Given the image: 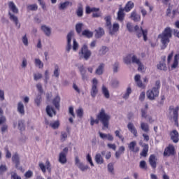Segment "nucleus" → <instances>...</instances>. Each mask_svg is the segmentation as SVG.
<instances>
[{
  "mask_svg": "<svg viewBox=\"0 0 179 179\" xmlns=\"http://www.w3.org/2000/svg\"><path fill=\"white\" fill-rule=\"evenodd\" d=\"M111 117L110 115L106 113V110L104 108H101L99 113L96 115V119L94 120L93 117H91L90 124L92 127L95 124H99V122H101L103 125V128L108 129V125H110V120Z\"/></svg>",
  "mask_w": 179,
  "mask_h": 179,
  "instance_id": "obj_1",
  "label": "nucleus"
},
{
  "mask_svg": "<svg viewBox=\"0 0 179 179\" xmlns=\"http://www.w3.org/2000/svg\"><path fill=\"white\" fill-rule=\"evenodd\" d=\"M171 37H173V29L169 27H166L162 34H159L158 38L161 39V43L162 44L161 50L167 48V45H169Z\"/></svg>",
  "mask_w": 179,
  "mask_h": 179,
  "instance_id": "obj_2",
  "label": "nucleus"
},
{
  "mask_svg": "<svg viewBox=\"0 0 179 179\" xmlns=\"http://www.w3.org/2000/svg\"><path fill=\"white\" fill-rule=\"evenodd\" d=\"M160 86V80H158L155 82V86L147 91V97L149 100H155L156 97H159Z\"/></svg>",
  "mask_w": 179,
  "mask_h": 179,
  "instance_id": "obj_3",
  "label": "nucleus"
},
{
  "mask_svg": "<svg viewBox=\"0 0 179 179\" xmlns=\"http://www.w3.org/2000/svg\"><path fill=\"white\" fill-rule=\"evenodd\" d=\"M106 21V27L108 29L110 34H115L117 31L120 30V24L118 23H114L111 27V15H107L104 17Z\"/></svg>",
  "mask_w": 179,
  "mask_h": 179,
  "instance_id": "obj_4",
  "label": "nucleus"
},
{
  "mask_svg": "<svg viewBox=\"0 0 179 179\" xmlns=\"http://www.w3.org/2000/svg\"><path fill=\"white\" fill-rule=\"evenodd\" d=\"M80 58H84L85 61H87L90 57H92V51L87 48V45H83L79 52Z\"/></svg>",
  "mask_w": 179,
  "mask_h": 179,
  "instance_id": "obj_5",
  "label": "nucleus"
},
{
  "mask_svg": "<svg viewBox=\"0 0 179 179\" xmlns=\"http://www.w3.org/2000/svg\"><path fill=\"white\" fill-rule=\"evenodd\" d=\"M92 13V17H100L101 16V13L100 12V8L87 6L85 8V13L87 15H90Z\"/></svg>",
  "mask_w": 179,
  "mask_h": 179,
  "instance_id": "obj_6",
  "label": "nucleus"
},
{
  "mask_svg": "<svg viewBox=\"0 0 179 179\" xmlns=\"http://www.w3.org/2000/svg\"><path fill=\"white\" fill-rule=\"evenodd\" d=\"M134 30L138 38L143 36L144 41H148V29H143L142 27L140 28L139 26L136 25L134 27Z\"/></svg>",
  "mask_w": 179,
  "mask_h": 179,
  "instance_id": "obj_7",
  "label": "nucleus"
},
{
  "mask_svg": "<svg viewBox=\"0 0 179 179\" xmlns=\"http://www.w3.org/2000/svg\"><path fill=\"white\" fill-rule=\"evenodd\" d=\"M169 113L171 114V112L173 111V119L175 122L176 125L178 127V111H179V106H176V108H174V106H169Z\"/></svg>",
  "mask_w": 179,
  "mask_h": 179,
  "instance_id": "obj_8",
  "label": "nucleus"
},
{
  "mask_svg": "<svg viewBox=\"0 0 179 179\" xmlns=\"http://www.w3.org/2000/svg\"><path fill=\"white\" fill-rule=\"evenodd\" d=\"M68 147H66L63 149V151L61 152L59 155V162L61 164H65L68 159H66V156L68 155Z\"/></svg>",
  "mask_w": 179,
  "mask_h": 179,
  "instance_id": "obj_9",
  "label": "nucleus"
},
{
  "mask_svg": "<svg viewBox=\"0 0 179 179\" xmlns=\"http://www.w3.org/2000/svg\"><path fill=\"white\" fill-rule=\"evenodd\" d=\"M12 162L15 164L17 170H22V166H20V157H19V154L17 152L12 156Z\"/></svg>",
  "mask_w": 179,
  "mask_h": 179,
  "instance_id": "obj_10",
  "label": "nucleus"
},
{
  "mask_svg": "<svg viewBox=\"0 0 179 179\" xmlns=\"http://www.w3.org/2000/svg\"><path fill=\"white\" fill-rule=\"evenodd\" d=\"M176 155V149L174 148V145L170 144L168 147H166L164 151V157H170L174 156Z\"/></svg>",
  "mask_w": 179,
  "mask_h": 179,
  "instance_id": "obj_11",
  "label": "nucleus"
},
{
  "mask_svg": "<svg viewBox=\"0 0 179 179\" xmlns=\"http://www.w3.org/2000/svg\"><path fill=\"white\" fill-rule=\"evenodd\" d=\"M75 164L76 166L81 170V171H86V170H89V166L84 165L83 163L80 162L78 157H76L75 158Z\"/></svg>",
  "mask_w": 179,
  "mask_h": 179,
  "instance_id": "obj_12",
  "label": "nucleus"
},
{
  "mask_svg": "<svg viewBox=\"0 0 179 179\" xmlns=\"http://www.w3.org/2000/svg\"><path fill=\"white\" fill-rule=\"evenodd\" d=\"M39 167L42 172L46 173V169L48 171H51V164L50 163V161L47 160L45 162V165L43 162L39 163Z\"/></svg>",
  "mask_w": 179,
  "mask_h": 179,
  "instance_id": "obj_13",
  "label": "nucleus"
},
{
  "mask_svg": "<svg viewBox=\"0 0 179 179\" xmlns=\"http://www.w3.org/2000/svg\"><path fill=\"white\" fill-rule=\"evenodd\" d=\"M132 62L133 64H136L137 65H138V71L139 72H142V71L145 69V67L143 66V64H142V63L141 62V60H139V59H138V57H136L135 55L132 56Z\"/></svg>",
  "mask_w": 179,
  "mask_h": 179,
  "instance_id": "obj_14",
  "label": "nucleus"
},
{
  "mask_svg": "<svg viewBox=\"0 0 179 179\" xmlns=\"http://www.w3.org/2000/svg\"><path fill=\"white\" fill-rule=\"evenodd\" d=\"M149 163L152 169L157 167V157L155 155H150Z\"/></svg>",
  "mask_w": 179,
  "mask_h": 179,
  "instance_id": "obj_15",
  "label": "nucleus"
},
{
  "mask_svg": "<svg viewBox=\"0 0 179 179\" xmlns=\"http://www.w3.org/2000/svg\"><path fill=\"white\" fill-rule=\"evenodd\" d=\"M129 149L133 153H138L139 152V147L136 145V141H131L129 144Z\"/></svg>",
  "mask_w": 179,
  "mask_h": 179,
  "instance_id": "obj_16",
  "label": "nucleus"
},
{
  "mask_svg": "<svg viewBox=\"0 0 179 179\" xmlns=\"http://www.w3.org/2000/svg\"><path fill=\"white\" fill-rule=\"evenodd\" d=\"M170 136L173 143H178L179 134H178V131H177V130H173L172 131H171Z\"/></svg>",
  "mask_w": 179,
  "mask_h": 179,
  "instance_id": "obj_17",
  "label": "nucleus"
},
{
  "mask_svg": "<svg viewBox=\"0 0 179 179\" xmlns=\"http://www.w3.org/2000/svg\"><path fill=\"white\" fill-rule=\"evenodd\" d=\"M139 145L143 148L140 154L141 156L143 157H146V156H148V152H149V144L142 145V141H140Z\"/></svg>",
  "mask_w": 179,
  "mask_h": 179,
  "instance_id": "obj_18",
  "label": "nucleus"
},
{
  "mask_svg": "<svg viewBox=\"0 0 179 179\" xmlns=\"http://www.w3.org/2000/svg\"><path fill=\"white\" fill-rule=\"evenodd\" d=\"M73 36V31H70L67 35V46H66V51L69 52L71 51V48H72V45L71 43L72 41V37Z\"/></svg>",
  "mask_w": 179,
  "mask_h": 179,
  "instance_id": "obj_19",
  "label": "nucleus"
},
{
  "mask_svg": "<svg viewBox=\"0 0 179 179\" xmlns=\"http://www.w3.org/2000/svg\"><path fill=\"white\" fill-rule=\"evenodd\" d=\"M8 15H9L10 20H11L12 22H14L15 26L18 27V29H20V24L19 23V19L15 15L12 14L10 11H8Z\"/></svg>",
  "mask_w": 179,
  "mask_h": 179,
  "instance_id": "obj_20",
  "label": "nucleus"
},
{
  "mask_svg": "<svg viewBox=\"0 0 179 179\" xmlns=\"http://www.w3.org/2000/svg\"><path fill=\"white\" fill-rule=\"evenodd\" d=\"M8 8L10 10H11L13 13H14V15H17V13H19V9L17 8V7H16V5L15 4V3H13V1L8 2Z\"/></svg>",
  "mask_w": 179,
  "mask_h": 179,
  "instance_id": "obj_21",
  "label": "nucleus"
},
{
  "mask_svg": "<svg viewBox=\"0 0 179 179\" xmlns=\"http://www.w3.org/2000/svg\"><path fill=\"white\" fill-rule=\"evenodd\" d=\"M124 10H125L123 8H119V10L117 12V20L120 22H124V19H125V13H124Z\"/></svg>",
  "mask_w": 179,
  "mask_h": 179,
  "instance_id": "obj_22",
  "label": "nucleus"
},
{
  "mask_svg": "<svg viewBox=\"0 0 179 179\" xmlns=\"http://www.w3.org/2000/svg\"><path fill=\"white\" fill-rule=\"evenodd\" d=\"M94 32L96 38H101V37L106 34L104 29L101 27H99L97 29H95Z\"/></svg>",
  "mask_w": 179,
  "mask_h": 179,
  "instance_id": "obj_23",
  "label": "nucleus"
},
{
  "mask_svg": "<svg viewBox=\"0 0 179 179\" xmlns=\"http://www.w3.org/2000/svg\"><path fill=\"white\" fill-rule=\"evenodd\" d=\"M46 113L47 115L50 117H52L54 115H57V112L55 111L54 108H52L50 105L47 106L46 107Z\"/></svg>",
  "mask_w": 179,
  "mask_h": 179,
  "instance_id": "obj_24",
  "label": "nucleus"
},
{
  "mask_svg": "<svg viewBox=\"0 0 179 179\" xmlns=\"http://www.w3.org/2000/svg\"><path fill=\"white\" fill-rule=\"evenodd\" d=\"M127 128L129 131L134 134V136L135 137L138 136V130H136V128H135V126L134 125V124L129 122L127 124Z\"/></svg>",
  "mask_w": 179,
  "mask_h": 179,
  "instance_id": "obj_25",
  "label": "nucleus"
},
{
  "mask_svg": "<svg viewBox=\"0 0 179 179\" xmlns=\"http://www.w3.org/2000/svg\"><path fill=\"white\" fill-rule=\"evenodd\" d=\"M78 69L80 72L83 80H87V76L86 75V69L84 65L78 67Z\"/></svg>",
  "mask_w": 179,
  "mask_h": 179,
  "instance_id": "obj_26",
  "label": "nucleus"
},
{
  "mask_svg": "<svg viewBox=\"0 0 179 179\" xmlns=\"http://www.w3.org/2000/svg\"><path fill=\"white\" fill-rule=\"evenodd\" d=\"M99 136L101 138V139H108V141H110V142H113L114 141V136L111 135L110 134H103L101 132H99Z\"/></svg>",
  "mask_w": 179,
  "mask_h": 179,
  "instance_id": "obj_27",
  "label": "nucleus"
},
{
  "mask_svg": "<svg viewBox=\"0 0 179 179\" xmlns=\"http://www.w3.org/2000/svg\"><path fill=\"white\" fill-rule=\"evenodd\" d=\"M131 19L134 22H140L141 21V15L136 13V10H134L131 13Z\"/></svg>",
  "mask_w": 179,
  "mask_h": 179,
  "instance_id": "obj_28",
  "label": "nucleus"
},
{
  "mask_svg": "<svg viewBox=\"0 0 179 179\" xmlns=\"http://www.w3.org/2000/svg\"><path fill=\"white\" fill-rule=\"evenodd\" d=\"M134 6H135V4L132 2V1H129L126 3L124 9L126 12H131V10L134 9Z\"/></svg>",
  "mask_w": 179,
  "mask_h": 179,
  "instance_id": "obj_29",
  "label": "nucleus"
},
{
  "mask_svg": "<svg viewBox=\"0 0 179 179\" xmlns=\"http://www.w3.org/2000/svg\"><path fill=\"white\" fill-rule=\"evenodd\" d=\"M166 57H164V62H160L159 64L157 65V69L159 71H167V66H166Z\"/></svg>",
  "mask_w": 179,
  "mask_h": 179,
  "instance_id": "obj_30",
  "label": "nucleus"
},
{
  "mask_svg": "<svg viewBox=\"0 0 179 179\" xmlns=\"http://www.w3.org/2000/svg\"><path fill=\"white\" fill-rule=\"evenodd\" d=\"M179 54H176L174 56L173 63L171 66V69H176L178 66Z\"/></svg>",
  "mask_w": 179,
  "mask_h": 179,
  "instance_id": "obj_31",
  "label": "nucleus"
},
{
  "mask_svg": "<svg viewBox=\"0 0 179 179\" xmlns=\"http://www.w3.org/2000/svg\"><path fill=\"white\" fill-rule=\"evenodd\" d=\"M95 162L97 164H103L104 163V159L101 157V154L98 153L95 155Z\"/></svg>",
  "mask_w": 179,
  "mask_h": 179,
  "instance_id": "obj_32",
  "label": "nucleus"
},
{
  "mask_svg": "<svg viewBox=\"0 0 179 179\" xmlns=\"http://www.w3.org/2000/svg\"><path fill=\"white\" fill-rule=\"evenodd\" d=\"M68 6H72V2L65 1L64 3H61L60 6H59V9L62 10L66 9V8H68Z\"/></svg>",
  "mask_w": 179,
  "mask_h": 179,
  "instance_id": "obj_33",
  "label": "nucleus"
},
{
  "mask_svg": "<svg viewBox=\"0 0 179 179\" xmlns=\"http://www.w3.org/2000/svg\"><path fill=\"white\" fill-rule=\"evenodd\" d=\"M61 101V98L59 96H55V98L52 101V103L54 104L55 108L57 110H59V102Z\"/></svg>",
  "mask_w": 179,
  "mask_h": 179,
  "instance_id": "obj_34",
  "label": "nucleus"
},
{
  "mask_svg": "<svg viewBox=\"0 0 179 179\" xmlns=\"http://www.w3.org/2000/svg\"><path fill=\"white\" fill-rule=\"evenodd\" d=\"M17 111L22 115H24V105H23V103H22V102L18 103V104H17Z\"/></svg>",
  "mask_w": 179,
  "mask_h": 179,
  "instance_id": "obj_35",
  "label": "nucleus"
},
{
  "mask_svg": "<svg viewBox=\"0 0 179 179\" xmlns=\"http://www.w3.org/2000/svg\"><path fill=\"white\" fill-rule=\"evenodd\" d=\"M141 128L142 131H143L144 132H146V133L149 132V131H150L149 124L144 122H141Z\"/></svg>",
  "mask_w": 179,
  "mask_h": 179,
  "instance_id": "obj_36",
  "label": "nucleus"
},
{
  "mask_svg": "<svg viewBox=\"0 0 179 179\" xmlns=\"http://www.w3.org/2000/svg\"><path fill=\"white\" fill-rule=\"evenodd\" d=\"M149 106L148 105V103L145 104V108H142L141 109V117L142 118H145L146 120V118H148V108Z\"/></svg>",
  "mask_w": 179,
  "mask_h": 179,
  "instance_id": "obj_37",
  "label": "nucleus"
},
{
  "mask_svg": "<svg viewBox=\"0 0 179 179\" xmlns=\"http://www.w3.org/2000/svg\"><path fill=\"white\" fill-rule=\"evenodd\" d=\"M82 36H84L85 37H87V38H92L93 37V32L90 31L87 29H85L83 31Z\"/></svg>",
  "mask_w": 179,
  "mask_h": 179,
  "instance_id": "obj_38",
  "label": "nucleus"
},
{
  "mask_svg": "<svg viewBox=\"0 0 179 179\" xmlns=\"http://www.w3.org/2000/svg\"><path fill=\"white\" fill-rule=\"evenodd\" d=\"M41 30L45 33L46 36H51V29L45 25L41 26Z\"/></svg>",
  "mask_w": 179,
  "mask_h": 179,
  "instance_id": "obj_39",
  "label": "nucleus"
},
{
  "mask_svg": "<svg viewBox=\"0 0 179 179\" xmlns=\"http://www.w3.org/2000/svg\"><path fill=\"white\" fill-rule=\"evenodd\" d=\"M77 16L79 17H81V16H83V6L80 3L78 4V10H77Z\"/></svg>",
  "mask_w": 179,
  "mask_h": 179,
  "instance_id": "obj_40",
  "label": "nucleus"
},
{
  "mask_svg": "<svg viewBox=\"0 0 179 179\" xmlns=\"http://www.w3.org/2000/svg\"><path fill=\"white\" fill-rule=\"evenodd\" d=\"M104 70V64L101 63L96 69L95 73L96 75H103V71Z\"/></svg>",
  "mask_w": 179,
  "mask_h": 179,
  "instance_id": "obj_41",
  "label": "nucleus"
},
{
  "mask_svg": "<svg viewBox=\"0 0 179 179\" xmlns=\"http://www.w3.org/2000/svg\"><path fill=\"white\" fill-rule=\"evenodd\" d=\"M120 132H121V129H120L119 130H116L115 131V135L117 138H119V139H120L122 142H124V141H125V138H124L123 135H121Z\"/></svg>",
  "mask_w": 179,
  "mask_h": 179,
  "instance_id": "obj_42",
  "label": "nucleus"
},
{
  "mask_svg": "<svg viewBox=\"0 0 179 179\" xmlns=\"http://www.w3.org/2000/svg\"><path fill=\"white\" fill-rule=\"evenodd\" d=\"M50 127H51L52 129H58V128H59V121L56 120L53 122L50 123Z\"/></svg>",
  "mask_w": 179,
  "mask_h": 179,
  "instance_id": "obj_43",
  "label": "nucleus"
},
{
  "mask_svg": "<svg viewBox=\"0 0 179 179\" xmlns=\"http://www.w3.org/2000/svg\"><path fill=\"white\" fill-rule=\"evenodd\" d=\"M102 93L106 97V99H110V92H108V90L105 86L102 87Z\"/></svg>",
  "mask_w": 179,
  "mask_h": 179,
  "instance_id": "obj_44",
  "label": "nucleus"
},
{
  "mask_svg": "<svg viewBox=\"0 0 179 179\" xmlns=\"http://www.w3.org/2000/svg\"><path fill=\"white\" fill-rule=\"evenodd\" d=\"M99 93V90H97V87L96 85H92L91 90V96L92 97H96V95Z\"/></svg>",
  "mask_w": 179,
  "mask_h": 179,
  "instance_id": "obj_45",
  "label": "nucleus"
},
{
  "mask_svg": "<svg viewBox=\"0 0 179 179\" xmlns=\"http://www.w3.org/2000/svg\"><path fill=\"white\" fill-rule=\"evenodd\" d=\"M83 27V23H78L76 24V31L78 34H80L82 33V29Z\"/></svg>",
  "mask_w": 179,
  "mask_h": 179,
  "instance_id": "obj_46",
  "label": "nucleus"
},
{
  "mask_svg": "<svg viewBox=\"0 0 179 179\" xmlns=\"http://www.w3.org/2000/svg\"><path fill=\"white\" fill-rule=\"evenodd\" d=\"M27 10H37L38 9V6L37 4H30L27 6Z\"/></svg>",
  "mask_w": 179,
  "mask_h": 179,
  "instance_id": "obj_47",
  "label": "nucleus"
},
{
  "mask_svg": "<svg viewBox=\"0 0 179 179\" xmlns=\"http://www.w3.org/2000/svg\"><path fill=\"white\" fill-rule=\"evenodd\" d=\"M132 93V89H131V87H127L126 93L123 95V99H128L129 97V94Z\"/></svg>",
  "mask_w": 179,
  "mask_h": 179,
  "instance_id": "obj_48",
  "label": "nucleus"
},
{
  "mask_svg": "<svg viewBox=\"0 0 179 179\" xmlns=\"http://www.w3.org/2000/svg\"><path fill=\"white\" fill-rule=\"evenodd\" d=\"M53 73L55 78H59V66H58V64L55 66V71Z\"/></svg>",
  "mask_w": 179,
  "mask_h": 179,
  "instance_id": "obj_49",
  "label": "nucleus"
},
{
  "mask_svg": "<svg viewBox=\"0 0 179 179\" xmlns=\"http://www.w3.org/2000/svg\"><path fill=\"white\" fill-rule=\"evenodd\" d=\"M66 138H68V134H66V132L62 131L60 136L61 142H65L66 141Z\"/></svg>",
  "mask_w": 179,
  "mask_h": 179,
  "instance_id": "obj_50",
  "label": "nucleus"
},
{
  "mask_svg": "<svg viewBox=\"0 0 179 179\" xmlns=\"http://www.w3.org/2000/svg\"><path fill=\"white\" fill-rule=\"evenodd\" d=\"M131 61H132V57L131 56V55H128L124 59V64H127V65H129V64H131Z\"/></svg>",
  "mask_w": 179,
  "mask_h": 179,
  "instance_id": "obj_51",
  "label": "nucleus"
},
{
  "mask_svg": "<svg viewBox=\"0 0 179 179\" xmlns=\"http://www.w3.org/2000/svg\"><path fill=\"white\" fill-rule=\"evenodd\" d=\"M41 95H38L36 98L34 99L35 103L38 107H40V104H41Z\"/></svg>",
  "mask_w": 179,
  "mask_h": 179,
  "instance_id": "obj_52",
  "label": "nucleus"
},
{
  "mask_svg": "<svg viewBox=\"0 0 179 179\" xmlns=\"http://www.w3.org/2000/svg\"><path fill=\"white\" fill-rule=\"evenodd\" d=\"M35 65L36 66H38V68H43L44 66V64L40 59H35Z\"/></svg>",
  "mask_w": 179,
  "mask_h": 179,
  "instance_id": "obj_53",
  "label": "nucleus"
},
{
  "mask_svg": "<svg viewBox=\"0 0 179 179\" xmlns=\"http://www.w3.org/2000/svg\"><path fill=\"white\" fill-rule=\"evenodd\" d=\"M76 114L78 118H82V117H83V109L82 108L77 109Z\"/></svg>",
  "mask_w": 179,
  "mask_h": 179,
  "instance_id": "obj_54",
  "label": "nucleus"
},
{
  "mask_svg": "<svg viewBox=\"0 0 179 179\" xmlns=\"http://www.w3.org/2000/svg\"><path fill=\"white\" fill-rule=\"evenodd\" d=\"M24 179L31 178L33 177V171L29 170L24 173Z\"/></svg>",
  "mask_w": 179,
  "mask_h": 179,
  "instance_id": "obj_55",
  "label": "nucleus"
},
{
  "mask_svg": "<svg viewBox=\"0 0 179 179\" xmlns=\"http://www.w3.org/2000/svg\"><path fill=\"white\" fill-rule=\"evenodd\" d=\"M18 128L20 131H24V123L22 120L18 121Z\"/></svg>",
  "mask_w": 179,
  "mask_h": 179,
  "instance_id": "obj_56",
  "label": "nucleus"
},
{
  "mask_svg": "<svg viewBox=\"0 0 179 179\" xmlns=\"http://www.w3.org/2000/svg\"><path fill=\"white\" fill-rule=\"evenodd\" d=\"M7 170L8 167H6V165H0V174H3V173H5V171H7Z\"/></svg>",
  "mask_w": 179,
  "mask_h": 179,
  "instance_id": "obj_57",
  "label": "nucleus"
},
{
  "mask_svg": "<svg viewBox=\"0 0 179 179\" xmlns=\"http://www.w3.org/2000/svg\"><path fill=\"white\" fill-rule=\"evenodd\" d=\"M108 170L109 173H112V174L114 173V164H113V163H109L108 164Z\"/></svg>",
  "mask_w": 179,
  "mask_h": 179,
  "instance_id": "obj_58",
  "label": "nucleus"
},
{
  "mask_svg": "<svg viewBox=\"0 0 179 179\" xmlns=\"http://www.w3.org/2000/svg\"><path fill=\"white\" fill-rule=\"evenodd\" d=\"M73 51H77L78 48H79V44L76 41V39H73Z\"/></svg>",
  "mask_w": 179,
  "mask_h": 179,
  "instance_id": "obj_59",
  "label": "nucleus"
},
{
  "mask_svg": "<svg viewBox=\"0 0 179 179\" xmlns=\"http://www.w3.org/2000/svg\"><path fill=\"white\" fill-rule=\"evenodd\" d=\"M174 55V51H172L169 55L167 58V64L170 65V62H171V59H173V57Z\"/></svg>",
  "mask_w": 179,
  "mask_h": 179,
  "instance_id": "obj_60",
  "label": "nucleus"
},
{
  "mask_svg": "<svg viewBox=\"0 0 179 179\" xmlns=\"http://www.w3.org/2000/svg\"><path fill=\"white\" fill-rule=\"evenodd\" d=\"M108 48H107V47L106 46H102L101 49L99 50V54L101 55H104V54H106V52H107Z\"/></svg>",
  "mask_w": 179,
  "mask_h": 179,
  "instance_id": "obj_61",
  "label": "nucleus"
},
{
  "mask_svg": "<svg viewBox=\"0 0 179 179\" xmlns=\"http://www.w3.org/2000/svg\"><path fill=\"white\" fill-rule=\"evenodd\" d=\"M87 160L90 163V164L92 166V167H94V164H93V160L92 159V156H90V154H88L87 155Z\"/></svg>",
  "mask_w": 179,
  "mask_h": 179,
  "instance_id": "obj_62",
  "label": "nucleus"
},
{
  "mask_svg": "<svg viewBox=\"0 0 179 179\" xmlns=\"http://www.w3.org/2000/svg\"><path fill=\"white\" fill-rule=\"evenodd\" d=\"M43 78V74L40 73H34V80H38V79H41Z\"/></svg>",
  "mask_w": 179,
  "mask_h": 179,
  "instance_id": "obj_63",
  "label": "nucleus"
},
{
  "mask_svg": "<svg viewBox=\"0 0 179 179\" xmlns=\"http://www.w3.org/2000/svg\"><path fill=\"white\" fill-rule=\"evenodd\" d=\"M140 169H143L144 170H146L148 169V166H146V162L145 161H141L140 162Z\"/></svg>",
  "mask_w": 179,
  "mask_h": 179,
  "instance_id": "obj_64",
  "label": "nucleus"
}]
</instances>
